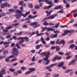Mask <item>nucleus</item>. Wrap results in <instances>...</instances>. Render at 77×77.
I'll use <instances>...</instances> for the list:
<instances>
[{
  "mask_svg": "<svg viewBox=\"0 0 77 77\" xmlns=\"http://www.w3.org/2000/svg\"><path fill=\"white\" fill-rule=\"evenodd\" d=\"M74 31L73 30H66L64 31V33L63 34L62 36H65V35H66L68 33H74Z\"/></svg>",
  "mask_w": 77,
  "mask_h": 77,
  "instance_id": "5",
  "label": "nucleus"
},
{
  "mask_svg": "<svg viewBox=\"0 0 77 77\" xmlns=\"http://www.w3.org/2000/svg\"><path fill=\"white\" fill-rule=\"evenodd\" d=\"M77 11V9H76L75 10L72 11L70 13H73V12H76Z\"/></svg>",
  "mask_w": 77,
  "mask_h": 77,
  "instance_id": "62",
  "label": "nucleus"
},
{
  "mask_svg": "<svg viewBox=\"0 0 77 77\" xmlns=\"http://www.w3.org/2000/svg\"><path fill=\"white\" fill-rule=\"evenodd\" d=\"M26 67L24 66L22 67L21 68V69L23 70H25V69H26Z\"/></svg>",
  "mask_w": 77,
  "mask_h": 77,
  "instance_id": "45",
  "label": "nucleus"
},
{
  "mask_svg": "<svg viewBox=\"0 0 77 77\" xmlns=\"http://www.w3.org/2000/svg\"><path fill=\"white\" fill-rule=\"evenodd\" d=\"M52 12H53V11L51 10L50 11H45V12L47 14V16H48L49 15H50L51 14V13Z\"/></svg>",
  "mask_w": 77,
  "mask_h": 77,
  "instance_id": "17",
  "label": "nucleus"
},
{
  "mask_svg": "<svg viewBox=\"0 0 77 77\" xmlns=\"http://www.w3.org/2000/svg\"><path fill=\"white\" fill-rule=\"evenodd\" d=\"M42 61V59H40L38 61V63H41Z\"/></svg>",
  "mask_w": 77,
  "mask_h": 77,
  "instance_id": "60",
  "label": "nucleus"
},
{
  "mask_svg": "<svg viewBox=\"0 0 77 77\" xmlns=\"http://www.w3.org/2000/svg\"><path fill=\"white\" fill-rule=\"evenodd\" d=\"M29 71H28L27 72H26L25 73V74L27 75V74H30V73L32 72V71H34L35 70V68H29Z\"/></svg>",
  "mask_w": 77,
  "mask_h": 77,
  "instance_id": "8",
  "label": "nucleus"
},
{
  "mask_svg": "<svg viewBox=\"0 0 77 77\" xmlns=\"http://www.w3.org/2000/svg\"><path fill=\"white\" fill-rule=\"evenodd\" d=\"M17 39H21V40H24V39H25L26 42H29V38L27 37H19L17 38Z\"/></svg>",
  "mask_w": 77,
  "mask_h": 77,
  "instance_id": "6",
  "label": "nucleus"
},
{
  "mask_svg": "<svg viewBox=\"0 0 77 77\" xmlns=\"http://www.w3.org/2000/svg\"><path fill=\"white\" fill-rule=\"evenodd\" d=\"M75 46V45L74 44L71 45H70V48H74Z\"/></svg>",
  "mask_w": 77,
  "mask_h": 77,
  "instance_id": "32",
  "label": "nucleus"
},
{
  "mask_svg": "<svg viewBox=\"0 0 77 77\" xmlns=\"http://www.w3.org/2000/svg\"><path fill=\"white\" fill-rule=\"evenodd\" d=\"M34 8L35 9H38L40 8L39 6H38V5H35L34 6Z\"/></svg>",
  "mask_w": 77,
  "mask_h": 77,
  "instance_id": "30",
  "label": "nucleus"
},
{
  "mask_svg": "<svg viewBox=\"0 0 77 77\" xmlns=\"http://www.w3.org/2000/svg\"><path fill=\"white\" fill-rule=\"evenodd\" d=\"M74 42V40H70L69 42V44H72V43H73Z\"/></svg>",
  "mask_w": 77,
  "mask_h": 77,
  "instance_id": "57",
  "label": "nucleus"
},
{
  "mask_svg": "<svg viewBox=\"0 0 77 77\" xmlns=\"http://www.w3.org/2000/svg\"><path fill=\"white\" fill-rule=\"evenodd\" d=\"M50 54V53L49 52H44L40 54L41 56H45L46 57L43 58V60L44 61H46L47 62L45 63V65H48V63L50 62V60H48V59L49 58V55Z\"/></svg>",
  "mask_w": 77,
  "mask_h": 77,
  "instance_id": "1",
  "label": "nucleus"
},
{
  "mask_svg": "<svg viewBox=\"0 0 77 77\" xmlns=\"http://www.w3.org/2000/svg\"><path fill=\"white\" fill-rule=\"evenodd\" d=\"M73 69H69L66 70L65 73H68L69 72H71V71H72Z\"/></svg>",
  "mask_w": 77,
  "mask_h": 77,
  "instance_id": "26",
  "label": "nucleus"
},
{
  "mask_svg": "<svg viewBox=\"0 0 77 77\" xmlns=\"http://www.w3.org/2000/svg\"><path fill=\"white\" fill-rule=\"evenodd\" d=\"M47 31H50L51 30V31H54L55 30V29H52L51 28H47Z\"/></svg>",
  "mask_w": 77,
  "mask_h": 77,
  "instance_id": "19",
  "label": "nucleus"
},
{
  "mask_svg": "<svg viewBox=\"0 0 77 77\" xmlns=\"http://www.w3.org/2000/svg\"><path fill=\"white\" fill-rule=\"evenodd\" d=\"M47 29V27H42V32H43L44 31H45L46 29Z\"/></svg>",
  "mask_w": 77,
  "mask_h": 77,
  "instance_id": "24",
  "label": "nucleus"
},
{
  "mask_svg": "<svg viewBox=\"0 0 77 77\" xmlns=\"http://www.w3.org/2000/svg\"><path fill=\"white\" fill-rule=\"evenodd\" d=\"M50 66H47L46 67V68L47 69H48L49 71H51V72L52 71V69H51L50 68Z\"/></svg>",
  "mask_w": 77,
  "mask_h": 77,
  "instance_id": "25",
  "label": "nucleus"
},
{
  "mask_svg": "<svg viewBox=\"0 0 77 77\" xmlns=\"http://www.w3.org/2000/svg\"><path fill=\"white\" fill-rule=\"evenodd\" d=\"M71 57L70 56H68L66 57V60H68V59H70L71 58Z\"/></svg>",
  "mask_w": 77,
  "mask_h": 77,
  "instance_id": "56",
  "label": "nucleus"
},
{
  "mask_svg": "<svg viewBox=\"0 0 77 77\" xmlns=\"http://www.w3.org/2000/svg\"><path fill=\"white\" fill-rule=\"evenodd\" d=\"M19 24H20V23H18L13 24L12 26H18Z\"/></svg>",
  "mask_w": 77,
  "mask_h": 77,
  "instance_id": "48",
  "label": "nucleus"
},
{
  "mask_svg": "<svg viewBox=\"0 0 77 77\" xmlns=\"http://www.w3.org/2000/svg\"><path fill=\"white\" fill-rule=\"evenodd\" d=\"M41 41L43 44H46V42L44 41V38L42 37L41 38Z\"/></svg>",
  "mask_w": 77,
  "mask_h": 77,
  "instance_id": "16",
  "label": "nucleus"
},
{
  "mask_svg": "<svg viewBox=\"0 0 77 77\" xmlns=\"http://www.w3.org/2000/svg\"><path fill=\"white\" fill-rule=\"evenodd\" d=\"M18 75V73L17 72H15L13 73V76H14V77H16Z\"/></svg>",
  "mask_w": 77,
  "mask_h": 77,
  "instance_id": "34",
  "label": "nucleus"
},
{
  "mask_svg": "<svg viewBox=\"0 0 77 77\" xmlns=\"http://www.w3.org/2000/svg\"><path fill=\"white\" fill-rule=\"evenodd\" d=\"M59 40H60L59 39H58L57 41L56 42V43L57 44H60V41L59 42Z\"/></svg>",
  "mask_w": 77,
  "mask_h": 77,
  "instance_id": "42",
  "label": "nucleus"
},
{
  "mask_svg": "<svg viewBox=\"0 0 77 77\" xmlns=\"http://www.w3.org/2000/svg\"><path fill=\"white\" fill-rule=\"evenodd\" d=\"M67 26H68L67 25H64V26L61 25L60 26V27H61V28H64V27H67Z\"/></svg>",
  "mask_w": 77,
  "mask_h": 77,
  "instance_id": "38",
  "label": "nucleus"
},
{
  "mask_svg": "<svg viewBox=\"0 0 77 77\" xmlns=\"http://www.w3.org/2000/svg\"><path fill=\"white\" fill-rule=\"evenodd\" d=\"M30 11L27 12H26L25 14H21V15H22V16H23L24 17H26V16H27V15H29V14H30Z\"/></svg>",
  "mask_w": 77,
  "mask_h": 77,
  "instance_id": "15",
  "label": "nucleus"
},
{
  "mask_svg": "<svg viewBox=\"0 0 77 77\" xmlns=\"http://www.w3.org/2000/svg\"><path fill=\"white\" fill-rule=\"evenodd\" d=\"M57 13H64V11L63 10H61L59 11L58 12H57Z\"/></svg>",
  "mask_w": 77,
  "mask_h": 77,
  "instance_id": "46",
  "label": "nucleus"
},
{
  "mask_svg": "<svg viewBox=\"0 0 77 77\" xmlns=\"http://www.w3.org/2000/svg\"><path fill=\"white\" fill-rule=\"evenodd\" d=\"M21 14L20 15V14H18L17 13H16L15 15V17L16 18H21Z\"/></svg>",
  "mask_w": 77,
  "mask_h": 77,
  "instance_id": "11",
  "label": "nucleus"
},
{
  "mask_svg": "<svg viewBox=\"0 0 77 77\" xmlns=\"http://www.w3.org/2000/svg\"><path fill=\"white\" fill-rule=\"evenodd\" d=\"M9 70L11 72H14L15 69H9Z\"/></svg>",
  "mask_w": 77,
  "mask_h": 77,
  "instance_id": "39",
  "label": "nucleus"
},
{
  "mask_svg": "<svg viewBox=\"0 0 77 77\" xmlns=\"http://www.w3.org/2000/svg\"><path fill=\"white\" fill-rule=\"evenodd\" d=\"M45 40L47 41H49V40H50V37H48L46 38Z\"/></svg>",
  "mask_w": 77,
  "mask_h": 77,
  "instance_id": "64",
  "label": "nucleus"
},
{
  "mask_svg": "<svg viewBox=\"0 0 77 77\" xmlns=\"http://www.w3.org/2000/svg\"><path fill=\"white\" fill-rule=\"evenodd\" d=\"M20 10L21 12H23V6H21L20 8Z\"/></svg>",
  "mask_w": 77,
  "mask_h": 77,
  "instance_id": "40",
  "label": "nucleus"
},
{
  "mask_svg": "<svg viewBox=\"0 0 77 77\" xmlns=\"http://www.w3.org/2000/svg\"><path fill=\"white\" fill-rule=\"evenodd\" d=\"M62 7L61 5H58L57 7H55L54 8V9L56 10V9H61L62 8Z\"/></svg>",
  "mask_w": 77,
  "mask_h": 77,
  "instance_id": "18",
  "label": "nucleus"
},
{
  "mask_svg": "<svg viewBox=\"0 0 77 77\" xmlns=\"http://www.w3.org/2000/svg\"><path fill=\"white\" fill-rule=\"evenodd\" d=\"M32 62L35 61V57L33 56L32 59H31Z\"/></svg>",
  "mask_w": 77,
  "mask_h": 77,
  "instance_id": "41",
  "label": "nucleus"
},
{
  "mask_svg": "<svg viewBox=\"0 0 77 77\" xmlns=\"http://www.w3.org/2000/svg\"><path fill=\"white\" fill-rule=\"evenodd\" d=\"M60 44H63V45H65V40H62L60 41Z\"/></svg>",
  "mask_w": 77,
  "mask_h": 77,
  "instance_id": "23",
  "label": "nucleus"
},
{
  "mask_svg": "<svg viewBox=\"0 0 77 77\" xmlns=\"http://www.w3.org/2000/svg\"><path fill=\"white\" fill-rule=\"evenodd\" d=\"M55 57L56 59H57V60H59V59H60L62 58L61 57H57V56H56Z\"/></svg>",
  "mask_w": 77,
  "mask_h": 77,
  "instance_id": "36",
  "label": "nucleus"
},
{
  "mask_svg": "<svg viewBox=\"0 0 77 77\" xmlns=\"http://www.w3.org/2000/svg\"><path fill=\"white\" fill-rule=\"evenodd\" d=\"M16 12H17L18 13H19L20 14H22V12L20 11L19 10H17L16 11Z\"/></svg>",
  "mask_w": 77,
  "mask_h": 77,
  "instance_id": "35",
  "label": "nucleus"
},
{
  "mask_svg": "<svg viewBox=\"0 0 77 77\" xmlns=\"http://www.w3.org/2000/svg\"><path fill=\"white\" fill-rule=\"evenodd\" d=\"M54 32L55 33H59L60 32L59 31L57 30L56 31H55Z\"/></svg>",
  "mask_w": 77,
  "mask_h": 77,
  "instance_id": "49",
  "label": "nucleus"
},
{
  "mask_svg": "<svg viewBox=\"0 0 77 77\" xmlns=\"http://www.w3.org/2000/svg\"><path fill=\"white\" fill-rule=\"evenodd\" d=\"M5 71H6V70L4 69H3L0 72V77H3V74H5L6 73Z\"/></svg>",
  "mask_w": 77,
  "mask_h": 77,
  "instance_id": "9",
  "label": "nucleus"
},
{
  "mask_svg": "<svg viewBox=\"0 0 77 77\" xmlns=\"http://www.w3.org/2000/svg\"><path fill=\"white\" fill-rule=\"evenodd\" d=\"M13 54L15 56H18L19 54V51L17 50L16 48H14L12 49Z\"/></svg>",
  "mask_w": 77,
  "mask_h": 77,
  "instance_id": "4",
  "label": "nucleus"
},
{
  "mask_svg": "<svg viewBox=\"0 0 77 77\" xmlns=\"http://www.w3.org/2000/svg\"><path fill=\"white\" fill-rule=\"evenodd\" d=\"M45 2H47V4H49L50 5H53V2L52 1H51L50 2H48V0H44Z\"/></svg>",
  "mask_w": 77,
  "mask_h": 77,
  "instance_id": "20",
  "label": "nucleus"
},
{
  "mask_svg": "<svg viewBox=\"0 0 77 77\" xmlns=\"http://www.w3.org/2000/svg\"><path fill=\"white\" fill-rule=\"evenodd\" d=\"M17 72L18 74H21L22 73V71H21V70H18L17 71Z\"/></svg>",
  "mask_w": 77,
  "mask_h": 77,
  "instance_id": "47",
  "label": "nucleus"
},
{
  "mask_svg": "<svg viewBox=\"0 0 77 77\" xmlns=\"http://www.w3.org/2000/svg\"><path fill=\"white\" fill-rule=\"evenodd\" d=\"M49 23L47 22V21H45L43 23V26H48V25Z\"/></svg>",
  "mask_w": 77,
  "mask_h": 77,
  "instance_id": "27",
  "label": "nucleus"
},
{
  "mask_svg": "<svg viewBox=\"0 0 77 77\" xmlns=\"http://www.w3.org/2000/svg\"><path fill=\"white\" fill-rule=\"evenodd\" d=\"M19 3L20 5H22L23 3H24V2L23 1H20L19 2Z\"/></svg>",
  "mask_w": 77,
  "mask_h": 77,
  "instance_id": "51",
  "label": "nucleus"
},
{
  "mask_svg": "<svg viewBox=\"0 0 77 77\" xmlns=\"http://www.w3.org/2000/svg\"><path fill=\"white\" fill-rule=\"evenodd\" d=\"M9 11L11 12H12L14 11V9H9Z\"/></svg>",
  "mask_w": 77,
  "mask_h": 77,
  "instance_id": "37",
  "label": "nucleus"
},
{
  "mask_svg": "<svg viewBox=\"0 0 77 77\" xmlns=\"http://www.w3.org/2000/svg\"><path fill=\"white\" fill-rule=\"evenodd\" d=\"M42 46V44L38 45L36 46L35 48L37 49H39V48Z\"/></svg>",
  "mask_w": 77,
  "mask_h": 77,
  "instance_id": "21",
  "label": "nucleus"
},
{
  "mask_svg": "<svg viewBox=\"0 0 77 77\" xmlns=\"http://www.w3.org/2000/svg\"><path fill=\"white\" fill-rule=\"evenodd\" d=\"M28 17L29 18H33V16H32V15H30L28 16Z\"/></svg>",
  "mask_w": 77,
  "mask_h": 77,
  "instance_id": "63",
  "label": "nucleus"
},
{
  "mask_svg": "<svg viewBox=\"0 0 77 77\" xmlns=\"http://www.w3.org/2000/svg\"><path fill=\"white\" fill-rule=\"evenodd\" d=\"M63 65H64V63L62 62L60 63H56L51 64L49 66L50 68H52L53 67V66H54L55 65H57V66H58V67H60V66H62Z\"/></svg>",
  "mask_w": 77,
  "mask_h": 77,
  "instance_id": "2",
  "label": "nucleus"
},
{
  "mask_svg": "<svg viewBox=\"0 0 77 77\" xmlns=\"http://www.w3.org/2000/svg\"><path fill=\"white\" fill-rule=\"evenodd\" d=\"M59 76V74H55L54 75V77H58Z\"/></svg>",
  "mask_w": 77,
  "mask_h": 77,
  "instance_id": "44",
  "label": "nucleus"
},
{
  "mask_svg": "<svg viewBox=\"0 0 77 77\" xmlns=\"http://www.w3.org/2000/svg\"><path fill=\"white\" fill-rule=\"evenodd\" d=\"M14 56H15L14 55H10L9 56V58H13V57H14Z\"/></svg>",
  "mask_w": 77,
  "mask_h": 77,
  "instance_id": "52",
  "label": "nucleus"
},
{
  "mask_svg": "<svg viewBox=\"0 0 77 77\" xmlns=\"http://www.w3.org/2000/svg\"><path fill=\"white\" fill-rule=\"evenodd\" d=\"M5 61L6 62H9V58H5Z\"/></svg>",
  "mask_w": 77,
  "mask_h": 77,
  "instance_id": "53",
  "label": "nucleus"
},
{
  "mask_svg": "<svg viewBox=\"0 0 77 77\" xmlns=\"http://www.w3.org/2000/svg\"><path fill=\"white\" fill-rule=\"evenodd\" d=\"M74 21V20L73 19L71 20H70L69 22V23H73Z\"/></svg>",
  "mask_w": 77,
  "mask_h": 77,
  "instance_id": "58",
  "label": "nucleus"
},
{
  "mask_svg": "<svg viewBox=\"0 0 77 77\" xmlns=\"http://www.w3.org/2000/svg\"><path fill=\"white\" fill-rule=\"evenodd\" d=\"M58 15L57 14H55L54 15H52L51 16H50V19H53L55 17L57 16Z\"/></svg>",
  "mask_w": 77,
  "mask_h": 77,
  "instance_id": "14",
  "label": "nucleus"
},
{
  "mask_svg": "<svg viewBox=\"0 0 77 77\" xmlns=\"http://www.w3.org/2000/svg\"><path fill=\"white\" fill-rule=\"evenodd\" d=\"M54 4H53L52 5H49V6H48V7H44V9H50V8H51V7H53V6H54Z\"/></svg>",
  "mask_w": 77,
  "mask_h": 77,
  "instance_id": "12",
  "label": "nucleus"
},
{
  "mask_svg": "<svg viewBox=\"0 0 77 77\" xmlns=\"http://www.w3.org/2000/svg\"><path fill=\"white\" fill-rule=\"evenodd\" d=\"M55 48H56L57 51H59V50H60V48H59V46H57L55 47Z\"/></svg>",
  "mask_w": 77,
  "mask_h": 77,
  "instance_id": "31",
  "label": "nucleus"
},
{
  "mask_svg": "<svg viewBox=\"0 0 77 77\" xmlns=\"http://www.w3.org/2000/svg\"><path fill=\"white\" fill-rule=\"evenodd\" d=\"M35 50H32L30 52H31V53H32L34 54L35 52Z\"/></svg>",
  "mask_w": 77,
  "mask_h": 77,
  "instance_id": "54",
  "label": "nucleus"
},
{
  "mask_svg": "<svg viewBox=\"0 0 77 77\" xmlns=\"http://www.w3.org/2000/svg\"><path fill=\"white\" fill-rule=\"evenodd\" d=\"M13 27V26H7V27H5V29H11V28H12Z\"/></svg>",
  "mask_w": 77,
  "mask_h": 77,
  "instance_id": "29",
  "label": "nucleus"
},
{
  "mask_svg": "<svg viewBox=\"0 0 77 77\" xmlns=\"http://www.w3.org/2000/svg\"><path fill=\"white\" fill-rule=\"evenodd\" d=\"M38 24V23L37 22H35L31 23L30 24V26H35V25H37Z\"/></svg>",
  "mask_w": 77,
  "mask_h": 77,
  "instance_id": "13",
  "label": "nucleus"
},
{
  "mask_svg": "<svg viewBox=\"0 0 77 77\" xmlns=\"http://www.w3.org/2000/svg\"><path fill=\"white\" fill-rule=\"evenodd\" d=\"M3 32H0V34H1L2 35H8L9 33L8 32V30L7 29H3Z\"/></svg>",
  "mask_w": 77,
  "mask_h": 77,
  "instance_id": "7",
  "label": "nucleus"
},
{
  "mask_svg": "<svg viewBox=\"0 0 77 77\" xmlns=\"http://www.w3.org/2000/svg\"><path fill=\"white\" fill-rule=\"evenodd\" d=\"M56 60V57H54V58L52 59V62H54V61H55Z\"/></svg>",
  "mask_w": 77,
  "mask_h": 77,
  "instance_id": "55",
  "label": "nucleus"
},
{
  "mask_svg": "<svg viewBox=\"0 0 77 77\" xmlns=\"http://www.w3.org/2000/svg\"><path fill=\"white\" fill-rule=\"evenodd\" d=\"M58 54H60V55H63L64 54V53L62 52H59Z\"/></svg>",
  "mask_w": 77,
  "mask_h": 77,
  "instance_id": "59",
  "label": "nucleus"
},
{
  "mask_svg": "<svg viewBox=\"0 0 77 77\" xmlns=\"http://www.w3.org/2000/svg\"><path fill=\"white\" fill-rule=\"evenodd\" d=\"M5 6L8 8H11V5L7 2H5V3H2L1 4V7L2 9L5 8Z\"/></svg>",
  "mask_w": 77,
  "mask_h": 77,
  "instance_id": "3",
  "label": "nucleus"
},
{
  "mask_svg": "<svg viewBox=\"0 0 77 77\" xmlns=\"http://www.w3.org/2000/svg\"><path fill=\"white\" fill-rule=\"evenodd\" d=\"M59 24H60V22L58 23H57L55 26V29H57V28H58V27H59Z\"/></svg>",
  "mask_w": 77,
  "mask_h": 77,
  "instance_id": "28",
  "label": "nucleus"
},
{
  "mask_svg": "<svg viewBox=\"0 0 77 77\" xmlns=\"http://www.w3.org/2000/svg\"><path fill=\"white\" fill-rule=\"evenodd\" d=\"M39 26H40V24H38V25H35V26H34L33 27V28H36V27H39Z\"/></svg>",
  "mask_w": 77,
  "mask_h": 77,
  "instance_id": "43",
  "label": "nucleus"
},
{
  "mask_svg": "<svg viewBox=\"0 0 77 77\" xmlns=\"http://www.w3.org/2000/svg\"><path fill=\"white\" fill-rule=\"evenodd\" d=\"M29 7L30 8H33V4H29L28 5Z\"/></svg>",
  "mask_w": 77,
  "mask_h": 77,
  "instance_id": "33",
  "label": "nucleus"
},
{
  "mask_svg": "<svg viewBox=\"0 0 77 77\" xmlns=\"http://www.w3.org/2000/svg\"><path fill=\"white\" fill-rule=\"evenodd\" d=\"M24 62V60H20L19 61V62L21 63H22L23 62Z\"/></svg>",
  "mask_w": 77,
  "mask_h": 77,
  "instance_id": "61",
  "label": "nucleus"
},
{
  "mask_svg": "<svg viewBox=\"0 0 77 77\" xmlns=\"http://www.w3.org/2000/svg\"><path fill=\"white\" fill-rule=\"evenodd\" d=\"M8 51L7 50L3 52L4 54H8Z\"/></svg>",
  "mask_w": 77,
  "mask_h": 77,
  "instance_id": "50",
  "label": "nucleus"
},
{
  "mask_svg": "<svg viewBox=\"0 0 77 77\" xmlns=\"http://www.w3.org/2000/svg\"><path fill=\"white\" fill-rule=\"evenodd\" d=\"M77 59H74V60H73L71 61V63H69V65H71V64H72V63L73 62H75V61H77Z\"/></svg>",
  "mask_w": 77,
  "mask_h": 77,
  "instance_id": "22",
  "label": "nucleus"
},
{
  "mask_svg": "<svg viewBox=\"0 0 77 77\" xmlns=\"http://www.w3.org/2000/svg\"><path fill=\"white\" fill-rule=\"evenodd\" d=\"M24 42V40H22L21 41H20L19 42L18 44H16V46L17 47L19 48L20 49V46H19V44H22L23 43V42Z\"/></svg>",
  "mask_w": 77,
  "mask_h": 77,
  "instance_id": "10",
  "label": "nucleus"
}]
</instances>
